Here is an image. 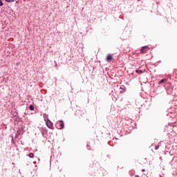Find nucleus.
I'll use <instances>...</instances> for the list:
<instances>
[{
  "mask_svg": "<svg viewBox=\"0 0 177 177\" xmlns=\"http://www.w3.org/2000/svg\"><path fill=\"white\" fill-rule=\"evenodd\" d=\"M59 125L57 127L58 129H64V122L63 120L58 121Z\"/></svg>",
  "mask_w": 177,
  "mask_h": 177,
  "instance_id": "obj_1",
  "label": "nucleus"
},
{
  "mask_svg": "<svg viewBox=\"0 0 177 177\" xmlns=\"http://www.w3.org/2000/svg\"><path fill=\"white\" fill-rule=\"evenodd\" d=\"M46 126L48 127V128H49L50 129H53V123H52V122L50 120H47L46 122Z\"/></svg>",
  "mask_w": 177,
  "mask_h": 177,
  "instance_id": "obj_2",
  "label": "nucleus"
},
{
  "mask_svg": "<svg viewBox=\"0 0 177 177\" xmlns=\"http://www.w3.org/2000/svg\"><path fill=\"white\" fill-rule=\"evenodd\" d=\"M106 60V62H108V63H110V62H111V60H113V55H108Z\"/></svg>",
  "mask_w": 177,
  "mask_h": 177,
  "instance_id": "obj_3",
  "label": "nucleus"
},
{
  "mask_svg": "<svg viewBox=\"0 0 177 177\" xmlns=\"http://www.w3.org/2000/svg\"><path fill=\"white\" fill-rule=\"evenodd\" d=\"M147 46H145L141 48V50H140V53H145L146 52V50L147 49Z\"/></svg>",
  "mask_w": 177,
  "mask_h": 177,
  "instance_id": "obj_4",
  "label": "nucleus"
},
{
  "mask_svg": "<svg viewBox=\"0 0 177 177\" xmlns=\"http://www.w3.org/2000/svg\"><path fill=\"white\" fill-rule=\"evenodd\" d=\"M43 117L44 119V121L46 122L47 121H49L50 120L48 118V115L46 113L43 114Z\"/></svg>",
  "mask_w": 177,
  "mask_h": 177,
  "instance_id": "obj_5",
  "label": "nucleus"
},
{
  "mask_svg": "<svg viewBox=\"0 0 177 177\" xmlns=\"http://www.w3.org/2000/svg\"><path fill=\"white\" fill-rule=\"evenodd\" d=\"M166 79H162L159 82V85H161V84H164V82H166Z\"/></svg>",
  "mask_w": 177,
  "mask_h": 177,
  "instance_id": "obj_6",
  "label": "nucleus"
},
{
  "mask_svg": "<svg viewBox=\"0 0 177 177\" xmlns=\"http://www.w3.org/2000/svg\"><path fill=\"white\" fill-rule=\"evenodd\" d=\"M28 157H30V158H34V153H30L28 154Z\"/></svg>",
  "mask_w": 177,
  "mask_h": 177,
  "instance_id": "obj_7",
  "label": "nucleus"
},
{
  "mask_svg": "<svg viewBox=\"0 0 177 177\" xmlns=\"http://www.w3.org/2000/svg\"><path fill=\"white\" fill-rule=\"evenodd\" d=\"M29 109L31 111H34V106L32 105H30Z\"/></svg>",
  "mask_w": 177,
  "mask_h": 177,
  "instance_id": "obj_8",
  "label": "nucleus"
},
{
  "mask_svg": "<svg viewBox=\"0 0 177 177\" xmlns=\"http://www.w3.org/2000/svg\"><path fill=\"white\" fill-rule=\"evenodd\" d=\"M6 2H16V0H5Z\"/></svg>",
  "mask_w": 177,
  "mask_h": 177,
  "instance_id": "obj_9",
  "label": "nucleus"
},
{
  "mask_svg": "<svg viewBox=\"0 0 177 177\" xmlns=\"http://www.w3.org/2000/svg\"><path fill=\"white\" fill-rule=\"evenodd\" d=\"M158 149H160V145H156L155 150H158Z\"/></svg>",
  "mask_w": 177,
  "mask_h": 177,
  "instance_id": "obj_10",
  "label": "nucleus"
},
{
  "mask_svg": "<svg viewBox=\"0 0 177 177\" xmlns=\"http://www.w3.org/2000/svg\"><path fill=\"white\" fill-rule=\"evenodd\" d=\"M0 6H3V3H2V0H0Z\"/></svg>",
  "mask_w": 177,
  "mask_h": 177,
  "instance_id": "obj_11",
  "label": "nucleus"
},
{
  "mask_svg": "<svg viewBox=\"0 0 177 177\" xmlns=\"http://www.w3.org/2000/svg\"><path fill=\"white\" fill-rule=\"evenodd\" d=\"M120 89H122V91H126L125 87H120Z\"/></svg>",
  "mask_w": 177,
  "mask_h": 177,
  "instance_id": "obj_12",
  "label": "nucleus"
},
{
  "mask_svg": "<svg viewBox=\"0 0 177 177\" xmlns=\"http://www.w3.org/2000/svg\"><path fill=\"white\" fill-rule=\"evenodd\" d=\"M55 66L57 67V63L56 62H55Z\"/></svg>",
  "mask_w": 177,
  "mask_h": 177,
  "instance_id": "obj_13",
  "label": "nucleus"
},
{
  "mask_svg": "<svg viewBox=\"0 0 177 177\" xmlns=\"http://www.w3.org/2000/svg\"><path fill=\"white\" fill-rule=\"evenodd\" d=\"M145 171H146L145 169H142V172H145Z\"/></svg>",
  "mask_w": 177,
  "mask_h": 177,
  "instance_id": "obj_14",
  "label": "nucleus"
},
{
  "mask_svg": "<svg viewBox=\"0 0 177 177\" xmlns=\"http://www.w3.org/2000/svg\"><path fill=\"white\" fill-rule=\"evenodd\" d=\"M135 177H139V175H136Z\"/></svg>",
  "mask_w": 177,
  "mask_h": 177,
  "instance_id": "obj_15",
  "label": "nucleus"
},
{
  "mask_svg": "<svg viewBox=\"0 0 177 177\" xmlns=\"http://www.w3.org/2000/svg\"><path fill=\"white\" fill-rule=\"evenodd\" d=\"M120 93H122V91H120Z\"/></svg>",
  "mask_w": 177,
  "mask_h": 177,
  "instance_id": "obj_16",
  "label": "nucleus"
},
{
  "mask_svg": "<svg viewBox=\"0 0 177 177\" xmlns=\"http://www.w3.org/2000/svg\"><path fill=\"white\" fill-rule=\"evenodd\" d=\"M147 177H149V176H147Z\"/></svg>",
  "mask_w": 177,
  "mask_h": 177,
  "instance_id": "obj_17",
  "label": "nucleus"
}]
</instances>
